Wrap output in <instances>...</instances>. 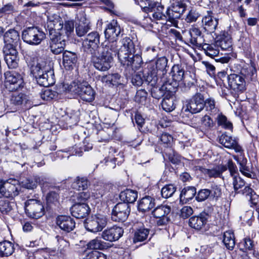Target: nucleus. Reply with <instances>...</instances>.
<instances>
[{"instance_id": "36", "label": "nucleus", "mask_w": 259, "mask_h": 259, "mask_svg": "<svg viewBox=\"0 0 259 259\" xmlns=\"http://www.w3.org/2000/svg\"><path fill=\"white\" fill-rule=\"evenodd\" d=\"M244 195L247 197L251 204V206H255V210L259 208V195H257L255 192L250 187H247L244 190Z\"/></svg>"}, {"instance_id": "40", "label": "nucleus", "mask_w": 259, "mask_h": 259, "mask_svg": "<svg viewBox=\"0 0 259 259\" xmlns=\"http://www.w3.org/2000/svg\"><path fill=\"white\" fill-rule=\"evenodd\" d=\"M120 199L123 201V202L129 203H134L138 197V193L136 191L126 189L122 191L119 195Z\"/></svg>"}, {"instance_id": "42", "label": "nucleus", "mask_w": 259, "mask_h": 259, "mask_svg": "<svg viewBox=\"0 0 259 259\" xmlns=\"http://www.w3.org/2000/svg\"><path fill=\"white\" fill-rule=\"evenodd\" d=\"M120 76L118 73L109 74L100 77V80L105 85L110 86L119 84Z\"/></svg>"}, {"instance_id": "21", "label": "nucleus", "mask_w": 259, "mask_h": 259, "mask_svg": "<svg viewBox=\"0 0 259 259\" xmlns=\"http://www.w3.org/2000/svg\"><path fill=\"white\" fill-rule=\"evenodd\" d=\"M209 215L205 212H202L197 215H194L190 218L189 226L196 230H200L205 227L207 224Z\"/></svg>"}, {"instance_id": "28", "label": "nucleus", "mask_w": 259, "mask_h": 259, "mask_svg": "<svg viewBox=\"0 0 259 259\" xmlns=\"http://www.w3.org/2000/svg\"><path fill=\"white\" fill-rule=\"evenodd\" d=\"M217 46L220 47L222 50H231L232 46V41L230 35L226 31H222L216 37L215 41Z\"/></svg>"}, {"instance_id": "44", "label": "nucleus", "mask_w": 259, "mask_h": 259, "mask_svg": "<svg viewBox=\"0 0 259 259\" xmlns=\"http://www.w3.org/2000/svg\"><path fill=\"white\" fill-rule=\"evenodd\" d=\"M238 163L239 164V170L243 175L251 179L255 178V174L252 171L249 166L247 165L246 159L243 158L241 160H239Z\"/></svg>"}, {"instance_id": "3", "label": "nucleus", "mask_w": 259, "mask_h": 259, "mask_svg": "<svg viewBox=\"0 0 259 259\" xmlns=\"http://www.w3.org/2000/svg\"><path fill=\"white\" fill-rule=\"evenodd\" d=\"M146 81L148 82L149 85L151 86V94L152 96L156 99H159L168 94H172L175 91L173 90L171 85L169 83L166 78L163 77L162 79V84L160 87V82L157 77L154 75L148 76Z\"/></svg>"}, {"instance_id": "30", "label": "nucleus", "mask_w": 259, "mask_h": 259, "mask_svg": "<svg viewBox=\"0 0 259 259\" xmlns=\"http://www.w3.org/2000/svg\"><path fill=\"white\" fill-rule=\"evenodd\" d=\"M77 55L75 52L65 51L63 54V64L67 70L72 69L77 62Z\"/></svg>"}, {"instance_id": "17", "label": "nucleus", "mask_w": 259, "mask_h": 259, "mask_svg": "<svg viewBox=\"0 0 259 259\" xmlns=\"http://www.w3.org/2000/svg\"><path fill=\"white\" fill-rule=\"evenodd\" d=\"M170 207L165 205L158 206L154 209L152 214L155 218L158 219L157 221V225L163 226L169 221V218L167 215L170 213Z\"/></svg>"}, {"instance_id": "2", "label": "nucleus", "mask_w": 259, "mask_h": 259, "mask_svg": "<svg viewBox=\"0 0 259 259\" xmlns=\"http://www.w3.org/2000/svg\"><path fill=\"white\" fill-rule=\"evenodd\" d=\"M31 72L37 83L41 86L48 87L55 83L54 70L45 61H40L32 65Z\"/></svg>"}, {"instance_id": "51", "label": "nucleus", "mask_w": 259, "mask_h": 259, "mask_svg": "<svg viewBox=\"0 0 259 259\" xmlns=\"http://www.w3.org/2000/svg\"><path fill=\"white\" fill-rule=\"evenodd\" d=\"M88 185L89 182L87 178L78 177L73 183L72 186L74 189L80 191L87 189Z\"/></svg>"}, {"instance_id": "7", "label": "nucleus", "mask_w": 259, "mask_h": 259, "mask_svg": "<svg viewBox=\"0 0 259 259\" xmlns=\"http://www.w3.org/2000/svg\"><path fill=\"white\" fill-rule=\"evenodd\" d=\"M25 210L27 216L34 219H38L45 213L42 203L40 200L35 199H30L25 202Z\"/></svg>"}, {"instance_id": "52", "label": "nucleus", "mask_w": 259, "mask_h": 259, "mask_svg": "<svg viewBox=\"0 0 259 259\" xmlns=\"http://www.w3.org/2000/svg\"><path fill=\"white\" fill-rule=\"evenodd\" d=\"M255 245L254 241L249 237H246L239 243L241 250H252L254 249Z\"/></svg>"}, {"instance_id": "47", "label": "nucleus", "mask_w": 259, "mask_h": 259, "mask_svg": "<svg viewBox=\"0 0 259 259\" xmlns=\"http://www.w3.org/2000/svg\"><path fill=\"white\" fill-rule=\"evenodd\" d=\"M223 241L227 248L229 250H232L235 245V237L233 233L230 231L224 232Z\"/></svg>"}, {"instance_id": "11", "label": "nucleus", "mask_w": 259, "mask_h": 259, "mask_svg": "<svg viewBox=\"0 0 259 259\" xmlns=\"http://www.w3.org/2000/svg\"><path fill=\"white\" fill-rule=\"evenodd\" d=\"M20 185L16 180L0 181V194L6 198H13L19 194Z\"/></svg>"}, {"instance_id": "26", "label": "nucleus", "mask_w": 259, "mask_h": 259, "mask_svg": "<svg viewBox=\"0 0 259 259\" xmlns=\"http://www.w3.org/2000/svg\"><path fill=\"white\" fill-rule=\"evenodd\" d=\"M121 32V28L117 22L114 20L111 21L108 23L104 31L105 36L106 38L112 40V41H115V39Z\"/></svg>"}, {"instance_id": "18", "label": "nucleus", "mask_w": 259, "mask_h": 259, "mask_svg": "<svg viewBox=\"0 0 259 259\" xmlns=\"http://www.w3.org/2000/svg\"><path fill=\"white\" fill-rule=\"evenodd\" d=\"M8 47L3 48L4 59L9 68L15 69L18 66V52L15 48Z\"/></svg>"}, {"instance_id": "10", "label": "nucleus", "mask_w": 259, "mask_h": 259, "mask_svg": "<svg viewBox=\"0 0 259 259\" xmlns=\"http://www.w3.org/2000/svg\"><path fill=\"white\" fill-rule=\"evenodd\" d=\"M244 72L245 69L241 71L240 74H231L227 76L228 84L230 89L236 93H242L246 89V82Z\"/></svg>"}, {"instance_id": "23", "label": "nucleus", "mask_w": 259, "mask_h": 259, "mask_svg": "<svg viewBox=\"0 0 259 259\" xmlns=\"http://www.w3.org/2000/svg\"><path fill=\"white\" fill-rule=\"evenodd\" d=\"M72 216L76 218L81 219L86 217L90 212L89 205L84 202L75 203L70 208Z\"/></svg>"}, {"instance_id": "43", "label": "nucleus", "mask_w": 259, "mask_h": 259, "mask_svg": "<svg viewBox=\"0 0 259 259\" xmlns=\"http://www.w3.org/2000/svg\"><path fill=\"white\" fill-rule=\"evenodd\" d=\"M14 251V245L11 242L8 241L0 242V256H8Z\"/></svg>"}, {"instance_id": "29", "label": "nucleus", "mask_w": 259, "mask_h": 259, "mask_svg": "<svg viewBox=\"0 0 259 259\" xmlns=\"http://www.w3.org/2000/svg\"><path fill=\"white\" fill-rule=\"evenodd\" d=\"M219 143L228 149H233L236 152H240L242 151L241 147L238 145L235 138L223 134L219 138Z\"/></svg>"}, {"instance_id": "31", "label": "nucleus", "mask_w": 259, "mask_h": 259, "mask_svg": "<svg viewBox=\"0 0 259 259\" xmlns=\"http://www.w3.org/2000/svg\"><path fill=\"white\" fill-rule=\"evenodd\" d=\"M227 167L225 165H221L215 167L212 169H207L202 166H198L196 167V169L199 170L205 176L209 178H218L221 177L222 173L226 171Z\"/></svg>"}, {"instance_id": "1", "label": "nucleus", "mask_w": 259, "mask_h": 259, "mask_svg": "<svg viewBox=\"0 0 259 259\" xmlns=\"http://www.w3.org/2000/svg\"><path fill=\"white\" fill-rule=\"evenodd\" d=\"M136 49L134 42L129 37H125L121 41L119 48L116 41L104 43L98 50V55L92 54L94 66L98 70L106 71L109 70L113 61V57L117 55L120 63L123 66H131L137 70L142 63L141 55L135 54Z\"/></svg>"}, {"instance_id": "54", "label": "nucleus", "mask_w": 259, "mask_h": 259, "mask_svg": "<svg viewBox=\"0 0 259 259\" xmlns=\"http://www.w3.org/2000/svg\"><path fill=\"white\" fill-rule=\"evenodd\" d=\"M176 191V187L173 185H166L161 189V194L163 198H168L172 196Z\"/></svg>"}, {"instance_id": "9", "label": "nucleus", "mask_w": 259, "mask_h": 259, "mask_svg": "<svg viewBox=\"0 0 259 259\" xmlns=\"http://www.w3.org/2000/svg\"><path fill=\"white\" fill-rule=\"evenodd\" d=\"M147 6L142 8L143 11L152 12V18L154 21H168L167 14L163 13L164 7L160 3L151 1H147Z\"/></svg>"}, {"instance_id": "53", "label": "nucleus", "mask_w": 259, "mask_h": 259, "mask_svg": "<svg viewBox=\"0 0 259 259\" xmlns=\"http://www.w3.org/2000/svg\"><path fill=\"white\" fill-rule=\"evenodd\" d=\"M12 209V206L9 200L6 197H0V211L7 214Z\"/></svg>"}, {"instance_id": "62", "label": "nucleus", "mask_w": 259, "mask_h": 259, "mask_svg": "<svg viewBox=\"0 0 259 259\" xmlns=\"http://www.w3.org/2000/svg\"><path fill=\"white\" fill-rule=\"evenodd\" d=\"M200 15L196 10L191 9L186 18V21L188 23H192L196 21Z\"/></svg>"}, {"instance_id": "35", "label": "nucleus", "mask_w": 259, "mask_h": 259, "mask_svg": "<svg viewBox=\"0 0 259 259\" xmlns=\"http://www.w3.org/2000/svg\"><path fill=\"white\" fill-rule=\"evenodd\" d=\"M155 205V199L151 196H147L140 200L138 204V208L140 211L145 212L153 208Z\"/></svg>"}, {"instance_id": "12", "label": "nucleus", "mask_w": 259, "mask_h": 259, "mask_svg": "<svg viewBox=\"0 0 259 259\" xmlns=\"http://www.w3.org/2000/svg\"><path fill=\"white\" fill-rule=\"evenodd\" d=\"M5 76V86L9 91H15L23 86V80L20 74L14 71H7Z\"/></svg>"}, {"instance_id": "49", "label": "nucleus", "mask_w": 259, "mask_h": 259, "mask_svg": "<svg viewBox=\"0 0 259 259\" xmlns=\"http://www.w3.org/2000/svg\"><path fill=\"white\" fill-rule=\"evenodd\" d=\"M149 230L148 229L142 227L137 229L135 232L134 242H142L146 240L149 235Z\"/></svg>"}, {"instance_id": "27", "label": "nucleus", "mask_w": 259, "mask_h": 259, "mask_svg": "<svg viewBox=\"0 0 259 259\" xmlns=\"http://www.w3.org/2000/svg\"><path fill=\"white\" fill-rule=\"evenodd\" d=\"M19 40V33L15 29L8 30L4 35V47L10 46V48H15V46ZM8 48H9V47Z\"/></svg>"}, {"instance_id": "37", "label": "nucleus", "mask_w": 259, "mask_h": 259, "mask_svg": "<svg viewBox=\"0 0 259 259\" xmlns=\"http://www.w3.org/2000/svg\"><path fill=\"white\" fill-rule=\"evenodd\" d=\"M196 189L194 187H186L182 189L180 195V201L183 203H187L195 196Z\"/></svg>"}, {"instance_id": "58", "label": "nucleus", "mask_w": 259, "mask_h": 259, "mask_svg": "<svg viewBox=\"0 0 259 259\" xmlns=\"http://www.w3.org/2000/svg\"><path fill=\"white\" fill-rule=\"evenodd\" d=\"M84 259H106V256L97 250H92L86 252Z\"/></svg>"}, {"instance_id": "46", "label": "nucleus", "mask_w": 259, "mask_h": 259, "mask_svg": "<svg viewBox=\"0 0 259 259\" xmlns=\"http://www.w3.org/2000/svg\"><path fill=\"white\" fill-rule=\"evenodd\" d=\"M202 49L205 54L211 58L217 56L220 52L219 47L215 43L214 44H204L202 45Z\"/></svg>"}, {"instance_id": "25", "label": "nucleus", "mask_w": 259, "mask_h": 259, "mask_svg": "<svg viewBox=\"0 0 259 259\" xmlns=\"http://www.w3.org/2000/svg\"><path fill=\"white\" fill-rule=\"evenodd\" d=\"M56 224L63 231L70 232L75 226V223L72 218L68 215H59L56 219Z\"/></svg>"}, {"instance_id": "33", "label": "nucleus", "mask_w": 259, "mask_h": 259, "mask_svg": "<svg viewBox=\"0 0 259 259\" xmlns=\"http://www.w3.org/2000/svg\"><path fill=\"white\" fill-rule=\"evenodd\" d=\"M190 43L196 46H200L203 42V38L200 29L193 27L189 30Z\"/></svg>"}, {"instance_id": "59", "label": "nucleus", "mask_w": 259, "mask_h": 259, "mask_svg": "<svg viewBox=\"0 0 259 259\" xmlns=\"http://www.w3.org/2000/svg\"><path fill=\"white\" fill-rule=\"evenodd\" d=\"M209 198H212L213 199H214L215 200H217L222 195L221 188L218 186L215 185L211 186V189H209Z\"/></svg>"}, {"instance_id": "45", "label": "nucleus", "mask_w": 259, "mask_h": 259, "mask_svg": "<svg viewBox=\"0 0 259 259\" xmlns=\"http://www.w3.org/2000/svg\"><path fill=\"white\" fill-rule=\"evenodd\" d=\"M201 131L203 134H205L211 131L214 125L213 120L209 116L207 115H204L201 118Z\"/></svg>"}, {"instance_id": "61", "label": "nucleus", "mask_w": 259, "mask_h": 259, "mask_svg": "<svg viewBox=\"0 0 259 259\" xmlns=\"http://www.w3.org/2000/svg\"><path fill=\"white\" fill-rule=\"evenodd\" d=\"M209 189H201L198 192L196 196V199L198 202H202L207 199L209 197Z\"/></svg>"}, {"instance_id": "22", "label": "nucleus", "mask_w": 259, "mask_h": 259, "mask_svg": "<svg viewBox=\"0 0 259 259\" xmlns=\"http://www.w3.org/2000/svg\"><path fill=\"white\" fill-rule=\"evenodd\" d=\"M185 74V70L181 66L175 65L172 66L170 74L172 77V81H169V83L171 85L175 91L176 89L179 86V82L182 81Z\"/></svg>"}, {"instance_id": "32", "label": "nucleus", "mask_w": 259, "mask_h": 259, "mask_svg": "<svg viewBox=\"0 0 259 259\" xmlns=\"http://www.w3.org/2000/svg\"><path fill=\"white\" fill-rule=\"evenodd\" d=\"M91 29L90 22L84 17V15L80 17L79 22L76 25V33L79 37L84 36Z\"/></svg>"}, {"instance_id": "15", "label": "nucleus", "mask_w": 259, "mask_h": 259, "mask_svg": "<svg viewBox=\"0 0 259 259\" xmlns=\"http://www.w3.org/2000/svg\"><path fill=\"white\" fill-rule=\"evenodd\" d=\"M204 108V99L203 95L196 93L186 105L185 111L196 113L200 112Z\"/></svg>"}, {"instance_id": "56", "label": "nucleus", "mask_w": 259, "mask_h": 259, "mask_svg": "<svg viewBox=\"0 0 259 259\" xmlns=\"http://www.w3.org/2000/svg\"><path fill=\"white\" fill-rule=\"evenodd\" d=\"M47 202L48 205L52 207L56 206L59 204V195L55 192H51L48 194L46 197Z\"/></svg>"}, {"instance_id": "55", "label": "nucleus", "mask_w": 259, "mask_h": 259, "mask_svg": "<svg viewBox=\"0 0 259 259\" xmlns=\"http://www.w3.org/2000/svg\"><path fill=\"white\" fill-rule=\"evenodd\" d=\"M56 238L58 239V241L59 242V246H58V251L60 253V254L62 255H65L67 252L69 243L68 241L64 240L61 237L57 236Z\"/></svg>"}, {"instance_id": "38", "label": "nucleus", "mask_w": 259, "mask_h": 259, "mask_svg": "<svg viewBox=\"0 0 259 259\" xmlns=\"http://www.w3.org/2000/svg\"><path fill=\"white\" fill-rule=\"evenodd\" d=\"M175 97L174 93L168 94L164 96L161 103L162 109L166 112H170L175 109Z\"/></svg>"}, {"instance_id": "64", "label": "nucleus", "mask_w": 259, "mask_h": 259, "mask_svg": "<svg viewBox=\"0 0 259 259\" xmlns=\"http://www.w3.org/2000/svg\"><path fill=\"white\" fill-rule=\"evenodd\" d=\"M193 213V210L191 207L185 206L181 209L180 216L182 218L185 219L191 216Z\"/></svg>"}, {"instance_id": "24", "label": "nucleus", "mask_w": 259, "mask_h": 259, "mask_svg": "<svg viewBox=\"0 0 259 259\" xmlns=\"http://www.w3.org/2000/svg\"><path fill=\"white\" fill-rule=\"evenodd\" d=\"M60 19V17L56 14L50 15L48 16L46 26L49 30L50 35H51V33H61L60 32L56 31V30H61L62 31H63L62 29L63 24Z\"/></svg>"}, {"instance_id": "60", "label": "nucleus", "mask_w": 259, "mask_h": 259, "mask_svg": "<svg viewBox=\"0 0 259 259\" xmlns=\"http://www.w3.org/2000/svg\"><path fill=\"white\" fill-rule=\"evenodd\" d=\"M147 93L145 90H140L137 91L135 97V101L136 102L143 104L147 99Z\"/></svg>"}, {"instance_id": "4", "label": "nucleus", "mask_w": 259, "mask_h": 259, "mask_svg": "<svg viewBox=\"0 0 259 259\" xmlns=\"http://www.w3.org/2000/svg\"><path fill=\"white\" fill-rule=\"evenodd\" d=\"M64 86L68 92L78 95L83 101L90 102L94 100L95 93L87 82L81 83L73 82L69 85L65 84Z\"/></svg>"}, {"instance_id": "19", "label": "nucleus", "mask_w": 259, "mask_h": 259, "mask_svg": "<svg viewBox=\"0 0 259 259\" xmlns=\"http://www.w3.org/2000/svg\"><path fill=\"white\" fill-rule=\"evenodd\" d=\"M123 233L122 228L115 225L104 230L102 233V238L105 240L113 242L118 240Z\"/></svg>"}, {"instance_id": "20", "label": "nucleus", "mask_w": 259, "mask_h": 259, "mask_svg": "<svg viewBox=\"0 0 259 259\" xmlns=\"http://www.w3.org/2000/svg\"><path fill=\"white\" fill-rule=\"evenodd\" d=\"M218 19L214 17L213 13L208 11L202 19V25L203 29L209 33L214 32L218 25Z\"/></svg>"}, {"instance_id": "39", "label": "nucleus", "mask_w": 259, "mask_h": 259, "mask_svg": "<svg viewBox=\"0 0 259 259\" xmlns=\"http://www.w3.org/2000/svg\"><path fill=\"white\" fill-rule=\"evenodd\" d=\"M34 180L31 179H27L26 180L22 182V185L23 187L28 189H33L36 188L37 184L41 186H44L47 182L46 178L36 176L34 177Z\"/></svg>"}, {"instance_id": "16", "label": "nucleus", "mask_w": 259, "mask_h": 259, "mask_svg": "<svg viewBox=\"0 0 259 259\" xmlns=\"http://www.w3.org/2000/svg\"><path fill=\"white\" fill-rule=\"evenodd\" d=\"M100 35L97 31L89 33L83 40L82 44L92 54H95L99 49Z\"/></svg>"}, {"instance_id": "6", "label": "nucleus", "mask_w": 259, "mask_h": 259, "mask_svg": "<svg viewBox=\"0 0 259 259\" xmlns=\"http://www.w3.org/2000/svg\"><path fill=\"white\" fill-rule=\"evenodd\" d=\"M108 219L106 215L98 213L92 215L84 223L87 230L93 233L102 231L107 225Z\"/></svg>"}, {"instance_id": "41", "label": "nucleus", "mask_w": 259, "mask_h": 259, "mask_svg": "<svg viewBox=\"0 0 259 259\" xmlns=\"http://www.w3.org/2000/svg\"><path fill=\"white\" fill-rule=\"evenodd\" d=\"M232 180L234 190L236 193L244 195V190L246 189V188L250 187L249 186H245V182L240 176H234Z\"/></svg>"}, {"instance_id": "63", "label": "nucleus", "mask_w": 259, "mask_h": 259, "mask_svg": "<svg viewBox=\"0 0 259 259\" xmlns=\"http://www.w3.org/2000/svg\"><path fill=\"white\" fill-rule=\"evenodd\" d=\"M56 96V93L51 90L47 89L40 94V97L44 100L49 101L53 99Z\"/></svg>"}, {"instance_id": "14", "label": "nucleus", "mask_w": 259, "mask_h": 259, "mask_svg": "<svg viewBox=\"0 0 259 259\" xmlns=\"http://www.w3.org/2000/svg\"><path fill=\"white\" fill-rule=\"evenodd\" d=\"M50 39L51 40L50 45L51 52L55 55L63 53L67 37L62 33H55L51 34Z\"/></svg>"}, {"instance_id": "13", "label": "nucleus", "mask_w": 259, "mask_h": 259, "mask_svg": "<svg viewBox=\"0 0 259 259\" xmlns=\"http://www.w3.org/2000/svg\"><path fill=\"white\" fill-rule=\"evenodd\" d=\"M130 211V206L127 203H118L112 209L111 219L115 222H124L127 219Z\"/></svg>"}, {"instance_id": "34", "label": "nucleus", "mask_w": 259, "mask_h": 259, "mask_svg": "<svg viewBox=\"0 0 259 259\" xmlns=\"http://www.w3.org/2000/svg\"><path fill=\"white\" fill-rule=\"evenodd\" d=\"M167 60L164 57H160L157 59L155 62V65L153 66L151 75L148 76H152V77L155 75L157 77L158 72L159 71L162 72V74H164V72H165V68L167 67Z\"/></svg>"}, {"instance_id": "48", "label": "nucleus", "mask_w": 259, "mask_h": 259, "mask_svg": "<svg viewBox=\"0 0 259 259\" xmlns=\"http://www.w3.org/2000/svg\"><path fill=\"white\" fill-rule=\"evenodd\" d=\"M88 248L91 249H94V250H97L98 249L99 250H104L108 247L107 244L99 238H96L92 240H91L87 244Z\"/></svg>"}, {"instance_id": "8", "label": "nucleus", "mask_w": 259, "mask_h": 259, "mask_svg": "<svg viewBox=\"0 0 259 259\" xmlns=\"http://www.w3.org/2000/svg\"><path fill=\"white\" fill-rule=\"evenodd\" d=\"M186 5L182 2L173 3L166 10L168 21L174 26L177 27L178 20L186 10Z\"/></svg>"}, {"instance_id": "57", "label": "nucleus", "mask_w": 259, "mask_h": 259, "mask_svg": "<svg viewBox=\"0 0 259 259\" xmlns=\"http://www.w3.org/2000/svg\"><path fill=\"white\" fill-rule=\"evenodd\" d=\"M218 124L223 127L231 130L233 128V125L231 122L228 120L227 117L224 115L221 114L217 117Z\"/></svg>"}, {"instance_id": "50", "label": "nucleus", "mask_w": 259, "mask_h": 259, "mask_svg": "<svg viewBox=\"0 0 259 259\" xmlns=\"http://www.w3.org/2000/svg\"><path fill=\"white\" fill-rule=\"evenodd\" d=\"M204 107L206 110L211 114H215L219 111L218 107L215 106L214 100L211 98H209L204 100Z\"/></svg>"}, {"instance_id": "5", "label": "nucleus", "mask_w": 259, "mask_h": 259, "mask_svg": "<svg viewBox=\"0 0 259 259\" xmlns=\"http://www.w3.org/2000/svg\"><path fill=\"white\" fill-rule=\"evenodd\" d=\"M22 37L27 44L36 46L46 38V34L37 27H30L23 31Z\"/></svg>"}]
</instances>
